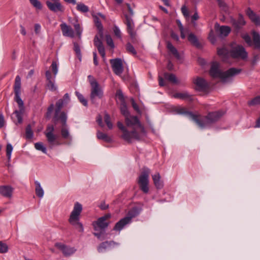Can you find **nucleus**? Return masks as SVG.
Listing matches in <instances>:
<instances>
[{"label": "nucleus", "mask_w": 260, "mask_h": 260, "mask_svg": "<svg viewBox=\"0 0 260 260\" xmlns=\"http://www.w3.org/2000/svg\"><path fill=\"white\" fill-rule=\"evenodd\" d=\"M35 148L38 150L41 151L44 153H47V150L46 147L43 145L42 142H38L35 144Z\"/></svg>", "instance_id": "41"}, {"label": "nucleus", "mask_w": 260, "mask_h": 260, "mask_svg": "<svg viewBox=\"0 0 260 260\" xmlns=\"http://www.w3.org/2000/svg\"><path fill=\"white\" fill-rule=\"evenodd\" d=\"M91 92L90 99L91 103L93 104H96V99H101L103 96V90L102 87L96 80L90 81Z\"/></svg>", "instance_id": "7"}, {"label": "nucleus", "mask_w": 260, "mask_h": 260, "mask_svg": "<svg viewBox=\"0 0 260 260\" xmlns=\"http://www.w3.org/2000/svg\"><path fill=\"white\" fill-rule=\"evenodd\" d=\"M94 45L97 48L98 50L103 58L105 59V49L101 39L98 36H95L94 39Z\"/></svg>", "instance_id": "19"}, {"label": "nucleus", "mask_w": 260, "mask_h": 260, "mask_svg": "<svg viewBox=\"0 0 260 260\" xmlns=\"http://www.w3.org/2000/svg\"><path fill=\"white\" fill-rule=\"evenodd\" d=\"M242 38L244 39L245 42L247 44V45L249 46H251L252 45V41L251 40V37L247 34H243L242 35Z\"/></svg>", "instance_id": "47"}, {"label": "nucleus", "mask_w": 260, "mask_h": 260, "mask_svg": "<svg viewBox=\"0 0 260 260\" xmlns=\"http://www.w3.org/2000/svg\"><path fill=\"white\" fill-rule=\"evenodd\" d=\"M113 32H114L115 36L117 38H118L119 39H121V32L120 29L119 28V27L117 26H116V25L114 26Z\"/></svg>", "instance_id": "55"}, {"label": "nucleus", "mask_w": 260, "mask_h": 260, "mask_svg": "<svg viewBox=\"0 0 260 260\" xmlns=\"http://www.w3.org/2000/svg\"><path fill=\"white\" fill-rule=\"evenodd\" d=\"M64 105V102L62 99L59 100L56 103V109H55V115L53 118V120L55 122L59 120V115H58L60 110L62 108L63 106Z\"/></svg>", "instance_id": "29"}, {"label": "nucleus", "mask_w": 260, "mask_h": 260, "mask_svg": "<svg viewBox=\"0 0 260 260\" xmlns=\"http://www.w3.org/2000/svg\"><path fill=\"white\" fill-rule=\"evenodd\" d=\"M46 2V6L52 12L54 13H63L64 11V6L61 4L60 0H51Z\"/></svg>", "instance_id": "13"}, {"label": "nucleus", "mask_w": 260, "mask_h": 260, "mask_svg": "<svg viewBox=\"0 0 260 260\" xmlns=\"http://www.w3.org/2000/svg\"><path fill=\"white\" fill-rule=\"evenodd\" d=\"M232 23L233 25L236 29L239 30L245 24L246 22L244 20L243 16L241 14H240L239 15L238 20H236L235 19H232Z\"/></svg>", "instance_id": "26"}, {"label": "nucleus", "mask_w": 260, "mask_h": 260, "mask_svg": "<svg viewBox=\"0 0 260 260\" xmlns=\"http://www.w3.org/2000/svg\"><path fill=\"white\" fill-rule=\"evenodd\" d=\"M55 247L60 250L65 256H69L76 251L74 248L67 246L61 243H56Z\"/></svg>", "instance_id": "18"}, {"label": "nucleus", "mask_w": 260, "mask_h": 260, "mask_svg": "<svg viewBox=\"0 0 260 260\" xmlns=\"http://www.w3.org/2000/svg\"><path fill=\"white\" fill-rule=\"evenodd\" d=\"M124 16L125 18L124 23L126 25L127 31L130 37L132 39L133 41L134 42L136 40V32L134 30L135 24L134 21L132 18V16H130L127 14H124Z\"/></svg>", "instance_id": "10"}, {"label": "nucleus", "mask_w": 260, "mask_h": 260, "mask_svg": "<svg viewBox=\"0 0 260 260\" xmlns=\"http://www.w3.org/2000/svg\"><path fill=\"white\" fill-rule=\"evenodd\" d=\"M164 76L166 80L171 82L173 83L176 84L178 83V80L176 76L173 74L165 73Z\"/></svg>", "instance_id": "36"}, {"label": "nucleus", "mask_w": 260, "mask_h": 260, "mask_svg": "<svg viewBox=\"0 0 260 260\" xmlns=\"http://www.w3.org/2000/svg\"><path fill=\"white\" fill-rule=\"evenodd\" d=\"M195 89L200 91H205L209 88L208 83L203 78L197 77L192 80Z\"/></svg>", "instance_id": "14"}, {"label": "nucleus", "mask_w": 260, "mask_h": 260, "mask_svg": "<svg viewBox=\"0 0 260 260\" xmlns=\"http://www.w3.org/2000/svg\"><path fill=\"white\" fill-rule=\"evenodd\" d=\"M47 87L51 91H55L57 89V87L55 85V80L47 82Z\"/></svg>", "instance_id": "51"}, {"label": "nucleus", "mask_w": 260, "mask_h": 260, "mask_svg": "<svg viewBox=\"0 0 260 260\" xmlns=\"http://www.w3.org/2000/svg\"><path fill=\"white\" fill-rule=\"evenodd\" d=\"M51 68L52 71L53 73V75H54V78H55V77L57 74V72H58V67H57V63L56 61H53L52 62L51 66Z\"/></svg>", "instance_id": "53"}, {"label": "nucleus", "mask_w": 260, "mask_h": 260, "mask_svg": "<svg viewBox=\"0 0 260 260\" xmlns=\"http://www.w3.org/2000/svg\"><path fill=\"white\" fill-rule=\"evenodd\" d=\"M76 96H77L79 101L84 106H87L88 103L87 101L85 99L84 96L78 91L75 92Z\"/></svg>", "instance_id": "39"}, {"label": "nucleus", "mask_w": 260, "mask_h": 260, "mask_svg": "<svg viewBox=\"0 0 260 260\" xmlns=\"http://www.w3.org/2000/svg\"><path fill=\"white\" fill-rule=\"evenodd\" d=\"M216 31L218 32L221 37H226L231 31L229 26L222 25L219 26V24H216L215 26Z\"/></svg>", "instance_id": "23"}, {"label": "nucleus", "mask_w": 260, "mask_h": 260, "mask_svg": "<svg viewBox=\"0 0 260 260\" xmlns=\"http://www.w3.org/2000/svg\"><path fill=\"white\" fill-rule=\"evenodd\" d=\"M246 13L252 22L256 25H260L259 16L255 13L250 8L247 9Z\"/></svg>", "instance_id": "24"}, {"label": "nucleus", "mask_w": 260, "mask_h": 260, "mask_svg": "<svg viewBox=\"0 0 260 260\" xmlns=\"http://www.w3.org/2000/svg\"><path fill=\"white\" fill-rule=\"evenodd\" d=\"M241 69L232 68L225 72H222L219 69V65L217 62L212 64L210 70V75L213 78H219L223 83L231 82L233 78L240 74Z\"/></svg>", "instance_id": "2"}, {"label": "nucleus", "mask_w": 260, "mask_h": 260, "mask_svg": "<svg viewBox=\"0 0 260 260\" xmlns=\"http://www.w3.org/2000/svg\"><path fill=\"white\" fill-rule=\"evenodd\" d=\"M218 2V6L224 10L227 9V6L226 4L222 0H216Z\"/></svg>", "instance_id": "59"}, {"label": "nucleus", "mask_w": 260, "mask_h": 260, "mask_svg": "<svg viewBox=\"0 0 260 260\" xmlns=\"http://www.w3.org/2000/svg\"><path fill=\"white\" fill-rule=\"evenodd\" d=\"M12 150H13V147H12V145L10 144H8L7 145L6 154H7V156L8 157V159L9 160H10V159H11V155Z\"/></svg>", "instance_id": "54"}, {"label": "nucleus", "mask_w": 260, "mask_h": 260, "mask_svg": "<svg viewBox=\"0 0 260 260\" xmlns=\"http://www.w3.org/2000/svg\"><path fill=\"white\" fill-rule=\"evenodd\" d=\"M125 121L127 126L133 127V130L128 131L121 122L118 121L117 126L122 133L121 138L128 143H131L133 140H140L145 134V132L138 117L129 115L125 118Z\"/></svg>", "instance_id": "1"}, {"label": "nucleus", "mask_w": 260, "mask_h": 260, "mask_svg": "<svg viewBox=\"0 0 260 260\" xmlns=\"http://www.w3.org/2000/svg\"><path fill=\"white\" fill-rule=\"evenodd\" d=\"M116 96L118 99L120 103H125V99L122 91L120 89L117 90Z\"/></svg>", "instance_id": "46"}, {"label": "nucleus", "mask_w": 260, "mask_h": 260, "mask_svg": "<svg viewBox=\"0 0 260 260\" xmlns=\"http://www.w3.org/2000/svg\"><path fill=\"white\" fill-rule=\"evenodd\" d=\"M189 96V94L187 93H176L174 94V97L175 98L184 99Z\"/></svg>", "instance_id": "56"}, {"label": "nucleus", "mask_w": 260, "mask_h": 260, "mask_svg": "<svg viewBox=\"0 0 260 260\" xmlns=\"http://www.w3.org/2000/svg\"><path fill=\"white\" fill-rule=\"evenodd\" d=\"M251 35L253 40L252 45L255 49L260 50V34L255 30H252Z\"/></svg>", "instance_id": "27"}, {"label": "nucleus", "mask_w": 260, "mask_h": 260, "mask_svg": "<svg viewBox=\"0 0 260 260\" xmlns=\"http://www.w3.org/2000/svg\"><path fill=\"white\" fill-rule=\"evenodd\" d=\"M31 5L36 9L41 10L42 8L41 3L38 0H29Z\"/></svg>", "instance_id": "45"}, {"label": "nucleus", "mask_w": 260, "mask_h": 260, "mask_svg": "<svg viewBox=\"0 0 260 260\" xmlns=\"http://www.w3.org/2000/svg\"><path fill=\"white\" fill-rule=\"evenodd\" d=\"M248 104L250 106L260 105V95L257 96L252 100L248 101Z\"/></svg>", "instance_id": "43"}, {"label": "nucleus", "mask_w": 260, "mask_h": 260, "mask_svg": "<svg viewBox=\"0 0 260 260\" xmlns=\"http://www.w3.org/2000/svg\"><path fill=\"white\" fill-rule=\"evenodd\" d=\"M142 210V208L141 207L135 206L128 211L125 217L131 222L132 219L137 216Z\"/></svg>", "instance_id": "22"}, {"label": "nucleus", "mask_w": 260, "mask_h": 260, "mask_svg": "<svg viewBox=\"0 0 260 260\" xmlns=\"http://www.w3.org/2000/svg\"><path fill=\"white\" fill-rule=\"evenodd\" d=\"M35 183L36 185L35 192L36 195L40 198H43L44 192L42 187H41L40 183L38 181H36Z\"/></svg>", "instance_id": "33"}, {"label": "nucleus", "mask_w": 260, "mask_h": 260, "mask_svg": "<svg viewBox=\"0 0 260 260\" xmlns=\"http://www.w3.org/2000/svg\"><path fill=\"white\" fill-rule=\"evenodd\" d=\"M232 57L235 58H240L245 59L247 58V52L245 48L241 45H237L232 48L230 52Z\"/></svg>", "instance_id": "12"}, {"label": "nucleus", "mask_w": 260, "mask_h": 260, "mask_svg": "<svg viewBox=\"0 0 260 260\" xmlns=\"http://www.w3.org/2000/svg\"><path fill=\"white\" fill-rule=\"evenodd\" d=\"M5 124L4 117L2 114H0V128H2Z\"/></svg>", "instance_id": "64"}, {"label": "nucleus", "mask_w": 260, "mask_h": 260, "mask_svg": "<svg viewBox=\"0 0 260 260\" xmlns=\"http://www.w3.org/2000/svg\"><path fill=\"white\" fill-rule=\"evenodd\" d=\"M217 54L223 58H226L228 55V51L225 48H219L217 50Z\"/></svg>", "instance_id": "44"}, {"label": "nucleus", "mask_w": 260, "mask_h": 260, "mask_svg": "<svg viewBox=\"0 0 260 260\" xmlns=\"http://www.w3.org/2000/svg\"><path fill=\"white\" fill-rule=\"evenodd\" d=\"M126 49L128 52L131 53L133 55L137 54V51H136L134 47L131 43H127L126 44Z\"/></svg>", "instance_id": "50"}, {"label": "nucleus", "mask_w": 260, "mask_h": 260, "mask_svg": "<svg viewBox=\"0 0 260 260\" xmlns=\"http://www.w3.org/2000/svg\"><path fill=\"white\" fill-rule=\"evenodd\" d=\"M82 205L76 202L74 207V209L69 219V222L77 229H79V232H83V228L82 224L79 222V215L82 211Z\"/></svg>", "instance_id": "5"}, {"label": "nucleus", "mask_w": 260, "mask_h": 260, "mask_svg": "<svg viewBox=\"0 0 260 260\" xmlns=\"http://www.w3.org/2000/svg\"><path fill=\"white\" fill-rule=\"evenodd\" d=\"M104 120L108 128L109 129H112L113 128V124L110 121V117L108 114H106L105 115Z\"/></svg>", "instance_id": "52"}, {"label": "nucleus", "mask_w": 260, "mask_h": 260, "mask_svg": "<svg viewBox=\"0 0 260 260\" xmlns=\"http://www.w3.org/2000/svg\"><path fill=\"white\" fill-rule=\"evenodd\" d=\"M92 17L93 18V20L95 25L98 29L99 30V35L101 38H103L104 36L103 25L97 15H92Z\"/></svg>", "instance_id": "30"}, {"label": "nucleus", "mask_w": 260, "mask_h": 260, "mask_svg": "<svg viewBox=\"0 0 260 260\" xmlns=\"http://www.w3.org/2000/svg\"><path fill=\"white\" fill-rule=\"evenodd\" d=\"M222 111L209 112L206 116H201L197 115L195 123L201 128L209 127L217 122L223 115Z\"/></svg>", "instance_id": "3"}, {"label": "nucleus", "mask_w": 260, "mask_h": 260, "mask_svg": "<svg viewBox=\"0 0 260 260\" xmlns=\"http://www.w3.org/2000/svg\"><path fill=\"white\" fill-rule=\"evenodd\" d=\"M150 170L148 168H145L141 175L139 176L138 183L140 189L145 193L149 191V175Z\"/></svg>", "instance_id": "8"}, {"label": "nucleus", "mask_w": 260, "mask_h": 260, "mask_svg": "<svg viewBox=\"0 0 260 260\" xmlns=\"http://www.w3.org/2000/svg\"><path fill=\"white\" fill-rule=\"evenodd\" d=\"M119 245V243L114 241H107L101 243L98 247L99 252H103L108 248H113Z\"/></svg>", "instance_id": "17"}, {"label": "nucleus", "mask_w": 260, "mask_h": 260, "mask_svg": "<svg viewBox=\"0 0 260 260\" xmlns=\"http://www.w3.org/2000/svg\"><path fill=\"white\" fill-rule=\"evenodd\" d=\"M100 208L103 210H106L109 208V205L106 204L105 202H103L100 205Z\"/></svg>", "instance_id": "62"}, {"label": "nucleus", "mask_w": 260, "mask_h": 260, "mask_svg": "<svg viewBox=\"0 0 260 260\" xmlns=\"http://www.w3.org/2000/svg\"><path fill=\"white\" fill-rule=\"evenodd\" d=\"M74 44V50L76 52V54L79 59L80 60L81 59L82 55L80 50V48L79 44L76 42H73Z\"/></svg>", "instance_id": "40"}, {"label": "nucleus", "mask_w": 260, "mask_h": 260, "mask_svg": "<svg viewBox=\"0 0 260 260\" xmlns=\"http://www.w3.org/2000/svg\"><path fill=\"white\" fill-rule=\"evenodd\" d=\"M181 12L183 14V15L185 17H188L189 16V12L186 8V7L185 6H183L181 8Z\"/></svg>", "instance_id": "60"}, {"label": "nucleus", "mask_w": 260, "mask_h": 260, "mask_svg": "<svg viewBox=\"0 0 260 260\" xmlns=\"http://www.w3.org/2000/svg\"><path fill=\"white\" fill-rule=\"evenodd\" d=\"M112 68L114 73L117 75H121L123 71L122 60L120 58H115L110 60Z\"/></svg>", "instance_id": "15"}, {"label": "nucleus", "mask_w": 260, "mask_h": 260, "mask_svg": "<svg viewBox=\"0 0 260 260\" xmlns=\"http://www.w3.org/2000/svg\"><path fill=\"white\" fill-rule=\"evenodd\" d=\"M59 118V120L60 121L62 124V127L60 129L61 137L63 140L69 141V144H70L72 141V136L70 133L69 128L67 123V114L64 112H60Z\"/></svg>", "instance_id": "6"}, {"label": "nucleus", "mask_w": 260, "mask_h": 260, "mask_svg": "<svg viewBox=\"0 0 260 260\" xmlns=\"http://www.w3.org/2000/svg\"><path fill=\"white\" fill-rule=\"evenodd\" d=\"M13 190V188L9 185L0 186V194L4 197L11 198L12 196Z\"/></svg>", "instance_id": "21"}, {"label": "nucleus", "mask_w": 260, "mask_h": 260, "mask_svg": "<svg viewBox=\"0 0 260 260\" xmlns=\"http://www.w3.org/2000/svg\"><path fill=\"white\" fill-rule=\"evenodd\" d=\"M45 76L47 80V82H49L50 81H54L55 78L54 76L53 77L52 76L51 72L50 71H46L45 72Z\"/></svg>", "instance_id": "57"}, {"label": "nucleus", "mask_w": 260, "mask_h": 260, "mask_svg": "<svg viewBox=\"0 0 260 260\" xmlns=\"http://www.w3.org/2000/svg\"><path fill=\"white\" fill-rule=\"evenodd\" d=\"M62 35L64 37L73 38L75 37L74 30L70 25L67 24L65 22L62 23L60 25Z\"/></svg>", "instance_id": "16"}, {"label": "nucleus", "mask_w": 260, "mask_h": 260, "mask_svg": "<svg viewBox=\"0 0 260 260\" xmlns=\"http://www.w3.org/2000/svg\"><path fill=\"white\" fill-rule=\"evenodd\" d=\"M54 109V105L53 104H51L49 107L48 108L47 112L46 114V117L47 118H49L51 116V114Z\"/></svg>", "instance_id": "58"}, {"label": "nucleus", "mask_w": 260, "mask_h": 260, "mask_svg": "<svg viewBox=\"0 0 260 260\" xmlns=\"http://www.w3.org/2000/svg\"><path fill=\"white\" fill-rule=\"evenodd\" d=\"M199 18V16L198 13L196 11L194 14L191 16V22L193 23L194 21L197 20Z\"/></svg>", "instance_id": "63"}, {"label": "nucleus", "mask_w": 260, "mask_h": 260, "mask_svg": "<svg viewBox=\"0 0 260 260\" xmlns=\"http://www.w3.org/2000/svg\"><path fill=\"white\" fill-rule=\"evenodd\" d=\"M75 29V34H76L79 39H81L83 31L82 28L78 22L77 19H75V22L72 23Z\"/></svg>", "instance_id": "31"}, {"label": "nucleus", "mask_w": 260, "mask_h": 260, "mask_svg": "<svg viewBox=\"0 0 260 260\" xmlns=\"http://www.w3.org/2000/svg\"><path fill=\"white\" fill-rule=\"evenodd\" d=\"M120 109L121 114L125 117H127L129 115V113L127 110L126 103H120Z\"/></svg>", "instance_id": "37"}, {"label": "nucleus", "mask_w": 260, "mask_h": 260, "mask_svg": "<svg viewBox=\"0 0 260 260\" xmlns=\"http://www.w3.org/2000/svg\"><path fill=\"white\" fill-rule=\"evenodd\" d=\"M175 111L177 114L186 115L194 122H196V120H197V115H195L190 112L187 111L185 108L178 107L175 108Z\"/></svg>", "instance_id": "20"}, {"label": "nucleus", "mask_w": 260, "mask_h": 260, "mask_svg": "<svg viewBox=\"0 0 260 260\" xmlns=\"http://www.w3.org/2000/svg\"><path fill=\"white\" fill-rule=\"evenodd\" d=\"M167 48L168 50L173 54V55L177 59L180 58V56L177 50L174 46L171 43L168 42L167 45Z\"/></svg>", "instance_id": "32"}, {"label": "nucleus", "mask_w": 260, "mask_h": 260, "mask_svg": "<svg viewBox=\"0 0 260 260\" xmlns=\"http://www.w3.org/2000/svg\"><path fill=\"white\" fill-rule=\"evenodd\" d=\"M152 178L153 181L155 186L157 189H161L164 186L163 182L161 180L160 175L159 173H156L155 174L152 176Z\"/></svg>", "instance_id": "28"}, {"label": "nucleus", "mask_w": 260, "mask_h": 260, "mask_svg": "<svg viewBox=\"0 0 260 260\" xmlns=\"http://www.w3.org/2000/svg\"><path fill=\"white\" fill-rule=\"evenodd\" d=\"M188 41L194 46L197 48H200L201 45L199 42L196 36L192 33L189 34L188 37Z\"/></svg>", "instance_id": "34"}, {"label": "nucleus", "mask_w": 260, "mask_h": 260, "mask_svg": "<svg viewBox=\"0 0 260 260\" xmlns=\"http://www.w3.org/2000/svg\"><path fill=\"white\" fill-rule=\"evenodd\" d=\"M131 222L125 217L121 219L118 221L113 228V230L116 231L120 232L123 228L127 224Z\"/></svg>", "instance_id": "25"}, {"label": "nucleus", "mask_w": 260, "mask_h": 260, "mask_svg": "<svg viewBox=\"0 0 260 260\" xmlns=\"http://www.w3.org/2000/svg\"><path fill=\"white\" fill-rule=\"evenodd\" d=\"M21 78L19 76H17L15 78L14 85V91L15 93L14 100L18 104L19 110H15L14 114L17 118L18 123H21L22 122V115L24 110V103L20 98L21 95Z\"/></svg>", "instance_id": "4"}, {"label": "nucleus", "mask_w": 260, "mask_h": 260, "mask_svg": "<svg viewBox=\"0 0 260 260\" xmlns=\"http://www.w3.org/2000/svg\"><path fill=\"white\" fill-rule=\"evenodd\" d=\"M54 126L52 124H48L44 134L50 148L55 145H59L60 143L57 141V135L54 134Z\"/></svg>", "instance_id": "9"}, {"label": "nucleus", "mask_w": 260, "mask_h": 260, "mask_svg": "<svg viewBox=\"0 0 260 260\" xmlns=\"http://www.w3.org/2000/svg\"><path fill=\"white\" fill-rule=\"evenodd\" d=\"M111 217V214L110 213H107L104 216L99 218L96 221L93 222L92 223L94 230L97 231L98 229L101 230H105L106 229L109 224V223L107 222L106 220Z\"/></svg>", "instance_id": "11"}, {"label": "nucleus", "mask_w": 260, "mask_h": 260, "mask_svg": "<svg viewBox=\"0 0 260 260\" xmlns=\"http://www.w3.org/2000/svg\"><path fill=\"white\" fill-rule=\"evenodd\" d=\"M33 132L30 124L27 125L25 129L26 138L28 139H30L33 137Z\"/></svg>", "instance_id": "42"}, {"label": "nucleus", "mask_w": 260, "mask_h": 260, "mask_svg": "<svg viewBox=\"0 0 260 260\" xmlns=\"http://www.w3.org/2000/svg\"><path fill=\"white\" fill-rule=\"evenodd\" d=\"M105 38L107 45L111 48H114L115 46L111 36L109 35H106Z\"/></svg>", "instance_id": "49"}, {"label": "nucleus", "mask_w": 260, "mask_h": 260, "mask_svg": "<svg viewBox=\"0 0 260 260\" xmlns=\"http://www.w3.org/2000/svg\"><path fill=\"white\" fill-rule=\"evenodd\" d=\"M8 251V245L3 241H0V253H5Z\"/></svg>", "instance_id": "48"}, {"label": "nucleus", "mask_w": 260, "mask_h": 260, "mask_svg": "<svg viewBox=\"0 0 260 260\" xmlns=\"http://www.w3.org/2000/svg\"><path fill=\"white\" fill-rule=\"evenodd\" d=\"M180 31L181 37L182 39H185L186 37L185 33L188 32L189 30L187 28H184Z\"/></svg>", "instance_id": "61"}, {"label": "nucleus", "mask_w": 260, "mask_h": 260, "mask_svg": "<svg viewBox=\"0 0 260 260\" xmlns=\"http://www.w3.org/2000/svg\"><path fill=\"white\" fill-rule=\"evenodd\" d=\"M76 9L82 13H86L89 11L88 7L85 4L80 3L77 4Z\"/></svg>", "instance_id": "38"}, {"label": "nucleus", "mask_w": 260, "mask_h": 260, "mask_svg": "<svg viewBox=\"0 0 260 260\" xmlns=\"http://www.w3.org/2000/svg\"><path fill=\"white\" fill-rule=\"evenodd\" d=\"M96 137L98 139L104 140L106 142H110L112 141V139L109 136L99 131L97 132Z\"/></svg>", "instance_id": "35"}]
</instances>
